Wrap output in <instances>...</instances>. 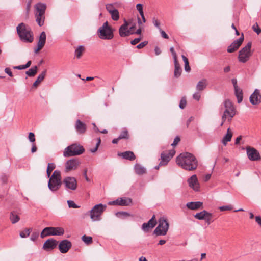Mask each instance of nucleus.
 <instances>
[{
	"instance_id": "nucleus-1",
	"label": "nucleus",
	"mask_w": 261,
	"mask_h": 261,
	"mask_svg": "<svg viewBox=\"0 0 261 261\" xmlns=\"http://www.w3.org/2000/svg\"><path fill=\"white\" fill-rule=\"evenodd\" d=\"M177 164L182 169L192 171L196 169L198 166V161L195 156L189 152L180 153L176 157Z\"/></svg>"
},
{
	"instance_id": "nucleus-2",
	"label": "nucleus",
	"mask_w": 261,
	"mask_h": 261,
	"mask_svg": "<svg viewBox=\"0 0 261 261\" xmlns=\"http://www.w3.org/2000/svg\"><path fill=\"white\" fill-rule=\"evenodd\" d=\"M225 108L222 115V122L220 124L222 126L226 121L230 122L232 118L236 114V109L233 103L229 99H226L221 106L220 108V112L222 111L223 108Z\"/></svg>"
},
{
	"instance_id": "nucleus-3",
	"label": "nucleus",
	"mask_w": 261,
	"mask_h": 261,
	"mask_svg": "<svg viewBox=\"0 0 261 261\" xmlns=\"http://www.w3.org/2000/svg\"><path fill=\"white\" fill-rule=\"evenodd\" d=\"M17 33L20 39L25 42L31 43L34 40L31 29L24 23L18 24L16 28Z\"/></svg>"
},
{
	"instance_id": "nucleus-4",
	"label": "nucleus",
	"mask_w": 261,
	"mask_h": 261,
	"mask_svg": "<svg viewBox=\"0 0 261 261\" xmlns=\"http://www.w3.org/2000/svg\"><path fill=\"white\" fill-rule=\"evenodd\" d=\"M113 31V29L106 21L98 29L97 35L101 39L111 40L114 37Z\"/></svg>"
},
{
	"instance_id": "nucleus-5",
	"label": "nucleus",
	"mask_w": 261,
	"mask_h": 261,
	"mask_svg": "<svg viewBox=\"0 0 261 261\" xmlns=\"http://www.w3.org/2000/svg\"><path fill=\"white\" fill-rule=\"evenodd\" d=\"M84 151L85 149L83 146L77 143H74L65 148L63 155L65 157L77 156L82 154Z\"/></svg>"
},
{
	"instance_id": "nucleus-6",
	"label": "nucleus",
	"mask_w": 261,
	"mask_h": 261,
	"mask_svg": "<svg viewBox=\"0 0 261 261\" xmlns=\"http://www.w3.org/2000/svg\"><path fill=\"white\" fill-rule=\"evenodd\" d=\"M35 17L37 24L41 27L44 24L45 19V12L46 6L45 4L38 3L35 6Z\"/></svg>"
},
{
	"instance_id": "nucleus-7",
	"label": "nucleus",
	"mask_w": 261,
	"mask_h": 261,
	"mask_svg": "<svg viewBox=\"0 0 261 261\" xmlns=\"http://www.w3.org/2000/svg\"><path fill=\"white\" fill-rule=\"evenodd\" d=\"M107 208V205L98 204L94 205L89 211V215L92 221H99L101 219V215Z\"/></svg>"
},
{
	"instance_id": "nucleus-8",
	"label": "nucleus",
	"mask_w": 261,
	"mask_h": 261,
	"mask_svg": "<svg viewBox=\"0 0 261 261\" xmlns=\"http://www.w3.org/2000/svg\"><path fill=\"white\" fill-rule=\"evenodd\" d=\"M252 43L248 42L247 45L242 48L239 52L238 60L241 63L247 62L252 55L251 52Z\"/></svg>"
},
{
	"instance_id": "nucleus-9",
	"label": "nucleus",
	"mask_w": 261,
	"mask_h": 261,
	"mask_svg": "<svg viewBox=\"0 0 261 261\" xmlns=\"http://www.w3.org/2000/svg\"><path fill=\"white\" fill-rule=\"evenodd\" d=\"M64 230L60 227H47L43 229L40 237L44 238L49 236H62L64 233Z\"/></svg>"
},
{
	"instance_id": "nucleus-10",
	"label": "nucleus",
	"mask_w": 261,
	"mask_h": 261,
	"mask_svg": "<svg viewBox=\"0 0 261 261\" xmlns=\"http://www.w3.org/2000/svg\"><path fill=\"white\" fill-rule=\"evenodd\" d=\"M169 223L166 218H161L159 220V225L154 230V233L157 236H165L169 229Z\"/></svg>"
},
{
	"instance_id": "nucleus-11",
	"label": "nucleus",
	"mask_w": 261,
	"mask_h": 261,
	"mask_svg": "<svg viewBox=\"0 0 261 261\" xmlns=\"http://www.w3.org/2000/svg\"><path fill=\"white\" fill-rule=\"evenodd\" d=\"M62 184L67 190L75 191L77 189V182L74 177L67 176L62 181Z\"/></svg>"
},
{
	"instance_id": "nucleus-12",
	"label": "nucleus",
	"mask_w": 261,
	"mask_h": 261,
	"mask_svg": "<svg viewBox=\"0 0 261 261\" xmlns=\"http://www.w3.org/2000/svg\"><path fill=\"white\" fill-rule=\"evenodd\" d=\"M246 149L247 155L249 160L256 161L261 160V156L259 152L255 148L247 146Z\"/></svg>"
},
{
	"instance_id": "nucleus-13",
	"label": "nucleus",
	"mask_w": 261,
	"mask_h": 261,
	"mask_svg": "<svg viewBox=\"0 0 261 261\" xmlns=\"http://www.w3.org/2000/svg\"><path fill=\"white\" fill-rule=\"evenodd\" d=\"M80 164V162L76 159H70L68 160L65 164V172L68 173L72 170H75Z\"/></svg>"
},
{
	"instance_id": "nucleus-14",
	"label": "nucleus",
	"mask_w": 261,
	"mask_h": 261,
	"mask_svg": "<svg viewBox=\"0 0 261 261\" xmlns=\"http://www.w3.org/2000/svg\"><path fill=\"white\" fill-rule=\"evenodd\" d=\"M175 153V151L174 149L170 150L168 153L162 152L161 154V161L160 163V165H167Z\"/></svg>"
},
{
	"instance_id": "nucleus-15",
	"label": "nucleus",
	"mask_w": 261,
	"mask_h": 261,
	"mask_svg": "<svg viewBox=\"0 0 261 261\" xmlns=\"http://www.w3.org/2000/svg\"><path fill=\"white\" fill-rule=\"evenodd\" d=\"M132 203V199L129 198H120L109 202V205H118L120 206H128Z\"/></svg>"
},
{
	"instance_id": "nucleus-16",
	"label": "nucleus",
	"mask_w": 261,
	"mask_h": 261,
	"mask_svg": "<svg viewBox=\"0 0 261 261\" xmlns=\"http://www.w3.org/2000/svg\"><path fill=\"white\" fill-rule=\"evenodd\" d=\"M244 40V36L243 34H242L241 37H240L238 39L234 41L230 45H229L227 48V51L228 53H231L235 51L242 44L243 41Z\"/></svg>"
},
{
	"instance_id": "nucleus-17",
	"label": "nucleus",
	"mask_w": 261,
	"mask_h": 261,
	"mask_svg": "<svg viewBox=\"0 0 261 261\" xmlns=\"http://www.w3.org/2000/svg\"><path fill=\"white\" fill-rule=\"evenodd\" d=\"M58 243V241L54 239H49L44 242L43 249L47 251H51L56 247Z\"/></svg>"
},
{
	"instance_id": "nucleus-18",
	"label": "nucleus",
	"mask_w": 261,
	"mask_h": 261,
	"mask_svg": "<svg viewBox=\"0 0 261 261\" xmlns=\"http://www.w3.org/2000/svg\"><path fill=\"white\" fill-rule=\"evenodd\" d=\"M72 244L70 241L67 240L61 241L59 245V249L62 253H66L71 248Z\"/></svg>"
},
{
	"instance_id": "nucleus-19",
	"label": "nucleus",
	"mask_w": 261,
	"mask_h": 261,
	"mask_svg": "<svg viewBox=\"0 0 261 261\" xmlns=\"http://www.w3.org/2000/svg\"><path fill=\"white\" fill-rule=\"evenodd\" d=\"M62 181L60 179H49L48 183V187L51 191H57L61 187Z\"/></svg>"
},
{
	"instance_id": "nucleus-20",
	"label": "nucleus",
	"mask_w": 261,
	"mask_h": 261,
	"mask_svg": "<svg viewBox=\"0 0 261 261\" xmlns=\"http://www.w3.org/2000/svg\"><path fill=\"white\" fill-rule=\"evenodd\" d=\"M250 101L254 105L259 103L261 101V95L259 91L257 89H255L254 92L250 96Z\"/></svg>"
},
{
	"instance_id": "nucleus-21",
	"label": "nucleus",
	"mask_w": 261,
	"mask_h": 261,
	"mask_svg": "<svg viewBox=\"0 0 261 261\" xmlns=\"http://www.w3.org/2000/svg\"><path fill=\"white\" fill-rule=\"evenodd\" d=\"M189 186L195 191L199 190V184L196 175H193L188 180Z\"/></svg>"
},
{
	"instance_id": "nucleus-22",
	"label": "nucleus",
	"mask_w": 261,
	"mask_h": 261,
	"mask_svg": "<svg viewBox=\"0 0 261 261\" xmlns=\"http://www.w3.org/2000/svg\"><path fill=\"white\" fill-rule=\"evenodd\" d=\"M153 216L147 223H144L142 225V229L144 231H148L150 229L153 228L156 224V221Z\"/></svg>"
},
{
	"instance_id": "nucleus-23",
	"label": "nucleus",
	"mask_w": 261,
	"mask_h": 261,
	"mask_svg": "<svg viewBox=\"0 0 261 261\" xmlns=\"http://www.w3.org/2000/svg\"><path fill=\"white\" fill-rule=\"evenodd\" d=\"M128 25V22L125 20L124 23L120 27L119 32L120 36L126 37L130 34V30L127 28Z\"/></svg>"
},
{
	"instance_id": "nucleus-24",
	"label": "nucleus",
	"mask_w": 261,
	"mask_h": 261,
	"mask_svg": "<svg viewBox=\"0 0 261 261\" xmlns=\"http://www.w3.org/2000/svg\"><path fill=\"white\" fill-rule=\"evenodd\" d=\"M75 128L79 134H84L86 130L87 127L84 123L80 120H77L75 124Z\"/></svg>"
},
{
	"instance_id": "nucleus-25",
	"label": "nucleus",
	"mask_w": 261,
	"mask_h": 261,
	"mask_svg": "<svg viewBox=\"0 0 261 261\" xmlns=\"http://www.w3.org/2000/svg\"><path fill=\"white\" fill-rule=\"evenodd\" d=\"M203 203L200 201L190 202L186 204L188 208L192 210H198L202 206Z\"/></svg>"
},
{
	"instance_id": "nucleus-26",
	"label": "nucleus",
	"mask_w": 261,
	"mask_h": 261,
	"mask_svg": "<svg viewBox=\"0 0 261 261\" xmlns=\"http://www.w3.org/2000/svg\"><path fill=\"white\" fill-rule=\"evenodd\" d=\"M232 137V133L229 128L227 130L226 134L223 137L222 140V143L224 145H226L227 143L231 141Z\"/></svg>"
},
{
	"instance_id": "nucleus-27",
	"label": "nucleus",
	"mask_w": 261,
	"mask_h": 261,
	"mask_svg": "<svg viewBox=\"0 0 261 261\" xmlns=\"http://www.w3.org/2000/svg\"><path fill=\"white\" fill-rule=\"evenodd\" d=\"M135 172L138 175H142L146 172V169L139 164H136L134 166Z\"/></svg>"
},
{
	"instance_id": "nucleus-28",
	"label": "nucleus",
	"mask_w": 261,
	"mask_h": 261,
	"mask_svg": "<svg viewBox=\"0 0 261 261\" xmlns=\"http://www.w3.org/2000/svg\"><path fill=\"white\" fill-rule=\"evenodd\" d=\"M120 155L124 159L130 161L134 160L136 158L134 153L130 151H126L120 154Z\"/></svg>"
},
{
	"instance_id": "nucleus-29",
	"label": "nucleus",
	"mask_w": 261,
	"mask_h": 261,
	"mask_svg": "<svg viewBox=\"0 0 261 261\" xmlns=\"http://www.w3.org/2000/svg\"><path fill=\"white\" fill-rule=\"evenodd\" d=\"M175 69L174 72V76L175 77H179L181 73V69L180 67V65L177 61V59L174 60Z\"/></svg>"
},
{
	"instance_id": "nucleus-30",
	"label": "nucleus",
	"mask_w": 261,
	"mask_h": 261,
	"mask_svg": "<svg viewBox=\"0 0 261 261\" xmlns=\"http://www.w3.org/2000/svg\"><path fill=\"white\" fill-rule=\"evenodd\" d=\"M234 94L237 98L238 102L239 103L242 102L243 100V91L239 87L234 88Z\"/></svg>"
},
{
	"instance_id": "nucleus-31",
	"label": "nucleus",
	"mask_w": 261,
	"mask_h": 261,
	"mask_svg": "<svg viewBox=\"0 0 261 261\" xmlns=\"http://www.w3.org/2000/svg\"><path fill=\"white\" fill-rule=\"evenodd\" d=\"M46 36L44 32H42L40 35L37 44L43 47L46 42Z\"/></svg>"
},
{
	"instance_id": "nucleus-32",
	"label": "nucleus",
	"mask_w": 261,
	"mask_h": 261,
	"mask_svg": "<svg viewBox=\"0 0 261 261\" xmlns=\"http://www.w3.org/2000/svg\"><path fill=\"white\" fill-rule=\"evenodd\" d=\"M206 86V80L204 79L199 81L196 85V89L198 91H202Z\"/></svg>"
},
{
	"instance_id": "nucleus-33",
	"label": "nucleus",
	"mask_w": 261,
	"mask_h": 261,
	"mask_svg": "<svg viewBox=\"0 0 261 261\" xmlns=\"http://www.w3.org/2000/svg\"><path fill=\"white\" fill-rule=\"evenodd\" d=\"M208 213V212L207 211L203 210L199 213H196L194 215V217L199 220H204Z\"/></svg>"
},
{
	"instance_id": "nucleus-34",
	"label": "nucleus",
	"mask_w": 261,
	"mask_h": 261,
	"mask_svg": "<svg viewBox=\"0 0 261 261\" xmlns=\"http://www.w3.org/2000/svg\"><path fill=\"white\" fill-rule=\"evenodd\" d=\"M46 74V71H43L40 74L38 75L36 80L33 83L34 87H37L44 79Z\"/></svg>"
},
{
	"instance_id": "nucleus-35",
	"label": "nucleus",
	"mask_w": 261,
	"mask_h": 261,
	"mask_svg": "<svg viewBox=\"0 0 261 261\" xmlns=\"http://www.w3.org/2000/svg\"><path fill=\"white\" fill-rule=\"evenodd\" d=\"M38 67L37 66L32 67L26 71L25 74L29 77L34 76L37 72Z\"/></svg>"
},
{
	"instance_id": "nucleus-36",
	"label": "nucleus",
	"mask_w": 261,
	"mask_h": 261,
	"mask_svg": "<svg viewBox=\"0 0 261 261\" xmlns=\"http://www.w3.org/2000/svg\"><path fill=\"white\" fill-rule=\"evenodd\" d=\"M115 215L117 217L121 219H125L128 217L133 216L130 213L123 211L118 212Z\"/></svg>"
},
{
	"instance_id": "nucleus-37",
	"label": "nucleus",
	"mask_w": 261,
	"mask_h": 261,
	"mask_svg": "<svg viewBox=\"0 0 261 261\" xmlns=\"http://www.w3.org/2000/svg\"><path fill=\"white\" fill-rule=\"evenodd\" d=\"M85 50L83 46H79L75 50V57L77 59H80Z\"/></svg>"
},
{
	"instance_id": "nucleus-38",
	"label": "nucleus",
	"mask_w": 261,
	"mask_h": 261,
	"mask_svg": "<svg viewBox=\"0 0 261 261\" xmlns=\"http://www.w3.org/2000/svg\"><path fill=\"white\" fill-rule=\"evenodd\" d=\"M10 219L13 224L17 223L20 220L19 217L14 212L11 213Z\"/></svg>"
},
{
	"instance_id": "nucleus-39",
	"label": "nucleus",
	"mask_w": 261,
	"mask_h": 261,
	"mask_svg": "<svg viewBox=\"0 0 261 261\" xmlns=\"http://www.w3.org/2000/svg\"><path fill=\"white\" fill-rule=\"evenodd\" d=\"M55 167L56 166L54 163H51L48 164L46 171L48 177H50L51 172L55 168Z\"/></svg>"
},
{
	"instance_id": "nucleus-40",
	"label": "nucleus",
	"mask_w": 261,
	"mask_h": 261,
	"mask_svg": "<svg viewBox=\"0 0 261 261\" xmlns=\"http://www.w3.org/2000/svg\"><path fill=\"white\" fill-rule=\"evenodd\" d=\"M113 20L117 21L119 18V14L118 11L116 9L110 13Z\"/></svg>"
},
{
	"instance_id": "nucleus-41",
	"label": "nucleus",
	"mask_w": 261,
	"mask_h": 261,
	"mask_svg": "<svg viewBox=\"0 0 261 261\" xmlns=\"http://www.w3.org/2000/svg\"><path fill=\"white\" fill-rule=\"evenodd\" d=\"M82 240L86 244H90L92 243V238L90 236L84 235L82 237Z\"/></svg>"
},
{
	"instance_id": "nucleus-42",
	"label": "nucleus",
	"mask_w": 261,
	"mask_h": 261,
	"mask_svg": "<svg viewBox=\"0 0 261 261\" xmlns=\"http://www.w3.org/2000/svg\"><path fill=\"white\" fill-rule=\"evenodd\" d=\"M50 179H57L58 180L60 179L61 180V172L59 170H55Z\"/></svg>"
},
{
	"instance_id": "nucleus-43",
	"label": "nucleus",
	"mask_w": 261,
	"mask_h": 261,
	"mask_svg": "<svg viewBox=\"0 0 261 261\" xmlns=\"http://www.w3.org/2000/svg\"><path fill=\"white\" fill-rule=\"evenodd\" d=\"M31 231V229H25L23 231L20 232V236L22 238H26L30 235Z\"/></svg>"
},
{
	"instance_id": "nucleus-44",
	"label": "nucleus",
	"mask_w": 261,
	"mask_h": 261,
	"mask_svg": "<svg viewBox=\"0 0 261 261\" xmlns=\"http://www.w3.org/2000/svg\"><path fill=\"white\" fill-rule=\"evenodd\" d=\"M119 139H127L128 138V131L126 129L123 130L120 135L119 136Z\"/></svg>"
},
{
	"instance_id": "nucleus-45",
	"label": "nucleus",
	"mask_w": 261,
	"mask_h": 261,
	"mask_svg": "<svg viewBox=\"0 0 261 261\" xmlns=\"http://www.w3.org/2000/svg\"><path fill=\"white\" fill-rule=\"evenodd\" d=\"M212 218H213L212 213L208 212V214L206 216V217L204 220H205V222L208 225H210L212 222Z\"/></svg>"
},
{
	"instance_id": "nucleus-46",
	"label": "nucleus",
	"mask_w": 261,
	"mask_h": 261,
	"mask_svg": "<svg viewBox=\"0 0 261 261\" xmlns=\"http://www.w3.org/2000/svg\"><path fill=\"white\" fill-rule=\"evenodd\" d=\"M187 104L186 98L185 96H184L181 98L180 103H179V108L181 109H184L186 107Z\"/></svg>"
},
{
	"instance_id": "nucleus-47",
	"label": "nucleus",
	"mask_w": 261,
	"mask_h": 261,
	"mask_svg": "<svg viewBox=\"0 0 261 261\" xmlns=\"http://www.w3.org/2000/svg\"><path fill=\"white\" fill-rule=\"evenodd\" d=\"M233 208V206L231 205H224L219 207V209L220 211H230Z\"/></svg>"
},
{
	"instance_id": "nucleus-48",
	"label": "nucleus",
	"mask_w": 261,
	"mask_h": 261,
	"mask_svg": "<svg viewBox=\"0 0 261 261\" xmlns=\"http://www.w3.org/2000/svg\"><path fill=\"white\" fill-rule=\"evenodd\" d=\"M67 204L70 208H79L80 206L76 205L74 201L72 200H68L67 201Z\"/></svg>"
},
{
	"instance_id": "nucleus-49",
	"label": "nucleus",
	"mask_w": 261,
	"mask_h": 261,
	"mask_svg": "<svg viewBox=\"0 0 261 261\" xmlns=\"http://www.w3.org/2000/svg\"><path fill=\"white\" fill-rule=\"evenodd\" d=\"M253 30L258 35L261 33V29L259 28V26L257 23H255L252 26Z\"/></svg>"
},
{
	"instance_id": "nucleus-50",
	"label": "nucleus",
	"mask_w": 261,
	"mask_h": 261,
	"mask_svg": "<svg viewBox=\"0 0 261 261\" xmlns=\"http://www.w3.org/2000/svg\"><path fill=\"white\" fill-rule=\"evenodd\" d=\"M136 8L137 10L139 11L140 15H142L144 14L143 11V5L141 4H138L136 5Z\"/></svg>"
},
{
	"instance_id": "nucleus-51",
	"label": "nucleus",
	"mask_w": 261,
	"mask_h": 261,
	"mask_svg": "<svg viewBox=\"0 0 261 261\" xmlns=\"http://www.w3.org/2000/svg\"><path fill=\"white\" fill-rule=\"evenodd\" d=\"M106 9L110 13L112 11L116 10L112 4H107L106 5Z\"/></svg>"
},
{
	"instance_id": "nucleus-52",
	"label": "nucleus",
	"mask_w": 261,
	"mask_h": 261,
	"mask_svg": "<svg viewBox=\"0 0 261 261\" xmlns=\"http://www.w3.org/2000/svg\"><path fill=\"white\" fill-rule=\"evenodd\" d=\"M29 140L31 142H34L35 141V135L33 133L30 132L29 133L28 136Z\"/></svg>"
},
{
	"instance_id": "nucleus-53",
	"label": "nucleus",
	"mask_w": 261,
	"mask_h": 261,
	"mask_svg": "<svg viewBox=\"0 0 261 261\" xmlns=\"http://www.w3.org/2000/svg\"><path fill=\"white\" fill-rule=\"evenodd\" d=\"M39 233L38 232H33L31 236V240L33 241H35L38 237Z\"/></svg>"
},
{
	"instance_id": "nucleus-54",
	"label": "nucleus",
	"mask_w": 261,
	"mask_h": 261,
	"mask_svg": "<svg viewBox=\"0 0 261 261\" xmlns=\"http://www.w3.org/2000/svg\"><path fill=\"white\" fill-rule=\"evenodd\" d=\"M148 43V42L145 41H144V42H141V43L139 44L137 46V48L138 49H141V48H143L144 47H145Z\"/></svg>"
},
{
	"instance_id": "nucleus-55",
	"label": "nucleus",
	"mask_w": 261,
	"mask_h": 261,
	"mask_svg": "<svg viewBox=\"0 0 261 261\" xmlns=\"http://www.w3.org/2000/svg\"><path fill=\"white\" fill-rule=\"evenodd\" d=\"M180 138L178 136H176L173 141V142L172 143L171 145L172 146H175L178 142L180 141Z\"/></svg>"
},
{
	"instance_id": "nucleus-56",
	"label": "nucleus",
	"mask_w": 261,
	"mask_h": 261,
	"mask_svg": "<svg viewBox=\"0 0 261 261\" xmlns=\"http://www.w3.org/2000/svg\"><path fill=\"white\" fill-rule=\"evenodd\" d=\"M170 50L173 56V59H174V60H176L177 59V55L175 53V51H174V47H170Z\"/></svg>"
},
{
	"instance_id": "nucleus-57",
	"label": "nucleus",
	"mask_w": 261,
	"mask_h": 261,
	"mask_svg": "<svg viewBox=\"0 0 261 261\" xmlns=\"http://www.w3.org/2000/svg\"><path fill=\"white\" fill-rule=\"evenodd\" d=\"M200 96V94L198 92H195L193 95V98L197 101L199 100Z\"/></svg>"
},
{
	"instance_id": "nucleus-58",
	"label": "nucleus",
	"mask_w": 261,
	"mask_h": 261,
	"mask_svg": "<svg viewBox=\"0 0 261 261\" xmlns=\"http://www.w3.org/2000/svg\"><path fill=\"white\" fill-rule=\"evenodd\" d=\"M141 39V38L140 37L134 39V40L131 41V44L133 45L137 44L140 41Z\"/></svg>"
},
{
	"instance_id": "nucleus-59",
	"label": "nucleus",
	"mask_w": 261,
	"mask_h": 261,
	"mask_svg": "<svg viewBox=\"0 0 261 261\" xmlns=\"http://www.w3.org/2000/svg\"><path fill=\"white\" fill-rule=\"evenodd\" d=\"M160 31L161 34V36L165 39H168L169 38L168 35L166 33L165 31L162 30L161 29H160Z\"/></svg>"
},
{
	"instance_id": "nucleus-60",
	"label": "nucleus",
	"mask_w": 261,
	"mask_h": 261,
	"mask_svg": "<svg viewBox=\"0 0 261 261\" xmlns=\"http://www.w3.org/2000/svg\"><path fill=\"white\" fill-rule=\"evenodd\" d=\"M5 72L6 73L8 74L10 77L13 76L12 72L9 68H6L5 69Z\"/></svg>"
},
{
	"instance_id": "nucleus-61",
	"label": "nucleus",
	"mask_w": 261,
	"mask_h": 261,
	"mask_svg": "<svg viewBox=\"0 0 261 261\" xmlns=\"http://www.w3.org/2000/svg\"><path fill=\"white\" fill-rule=\"evenodd\" d=\"M153 23L154 24V25L157 28H158L159 30L160 28V22L158 21V20H156L155 18H153Z\"/></svg>"
},
{
	"instance_id": "nucleus-62",
	"label": "nucleus",
	"mask_w": 261,
	"mask_h": 261,
	"mask_svg": "<svg viewBox=\"0 0 261 261\" xmlns=\"http://www.w3.org/2000/svg\"><path fill=\"white\" fill-rule=\"evenodd\" d=\"M13 68L15 69H18V70H22V69H27L26 67H25L24 65L14 66Z\"/></svg>"
},
{
	"instance_id": "nucleus-63",
	"label": "nucleus",
	"mask_w": 261,
	"mask_h": 261,
	"mask_svg": "<svg viewBox=\"0 0 261 261\" xmlns=\"http://www.w3.org/2000/svg\"><path fill=\"white\" fill-rule=\"evenodd\" d=\"M185 70L187 72L190 71L191 68L189 66V63H185Z\"/></svg>"
},
{
	"instance_id": "nucleus-64",
	"label": "nucleus",
	"mask_w": 261,
	"mask_h": 261,
	"mask_svg": "<svg viewBox=\"0 0 261 261\" xmlns=\"http://www.w3.org/2000/svg\"><path fill=\"white\" fill-rule=\"evenodd\" d=\"M255 221L257 223V224L260 225L261 226V217L258 216H256L255 217Z\"/></svg>"
}]
</instances>
